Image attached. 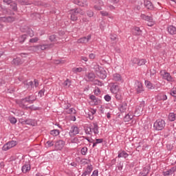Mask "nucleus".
<instances>
[{
  "mask_svg": "<svg viewBox=\"0 0 176 176\" xmlns=\"http://www.w3.org/2000/svg\"><path fill=\"white\" fill-rule=\"evenodd\" d=\"M69 14H70V19L72 21H76V20H78L77 14H81V16H83L85 14V12H83L82 9L74 8L69 11Z\"/></svg>",
  "mask_w": 176,
  "mask_h": 176,
  "instance_id": "obj_1",
  "label": "nucleus"
},
{
  "mask_svg": "<svg viewBox=\"0 0 176 176\" xmlns=\"http://www.w3.org/2000/svg\"><path fill=\"white\" fill-rule=\"evenodd\" d=\"M155 130L161 131L166 127V122L164 120H157L153 124Z\"/></svg>",
  "mask_w": 176,
  "mask_h": 176,
  "instance_id": "obj_2",
  "label": "nucleus"
},
{
  "mask_svg": "<svg viewBox=\"0 0 176 176\" xmlns=\"http://www.w3.org/2000/svg\"><path fill=\"white\" fill-rule=\"evenodd\" d=\"M16 104H18L21 108H28L27 105L30 104V99L28 97H26L21 100H17Z\"/></svg>",
  "mask_w": 176,
  "mask_h": 176,
  "instance_id": "obj_3",
  "label": "nucleus"
},
{
  "mask_svg": "<svg viewBox=\"0 0 176 176\" xmlns=\"http://www.w3.org/2000/svg\"><path fill=\"white\" fill-rule=\"evenodd\" d=\"M34 86L36 87H38V86H39V82L36 79H35L34 82L30 81L29 82H27L26 84H25V87L26 89H28V90H31V89L34 88Z\"/></svg>",
  "mask_w": 176,
  "mask_h": 176,
  "instance_id": "obj_4",
  "label": "nucleus"
},
{
  "mask_svg": "<svg viewBox=\"0 0 176 176\" xmlns=\"http://www.w3.org/2000/svg\"><path fill=\"white\" fill-rule=\"evenodd\" d=\"M160 75L163 79H165V80H168V82H173V77H171L170 73L166 72L165 70L161 71Z\"/></svg>",
  "mask_w": 176,
  "mask_h": 176,
  "instance_id": "obj_5",
  "label": "nucleus"
},
{
  "mask_svg": "<svg viewBox=\"0 0 176 176\" xmlns=\"http://www.w3.org/2000/svg\"><path fill=\"white\" fill-rule=\"evenodd\" d=\"M54 46V44L50 43V44H43V45H36V47L38 49V50H46L49 49H52Z\"/></svg>",
  "mask_w": 176,
  "mask_h": 176,
  "instance_id": "obj_6",
  "label": "nucleus"
},
{
  "mask_svg": "<svg viewBox=\"0 0 176 176\" xmlns=\"http://www.w3.org/2000/svg\"><path fill=\"white\" fill-rule=\"evenodd\" d=\"M16 141L12 140L4 144L2 149L3 151H9V149H10L11 148H13L14 146H16Z\"/></svg>",
  "mask_w": 176,
  "mask_h": 176,
  "instance_id": "obj_7",
  "label": "nucleus"
},
{
  "mask_svg": "<svg viewBox=\"0 0 176 176\" xmlns=\"http://www.w3.org/2000/svg\"><path fill=\"white\" fill-rule=\"evenodd\" d=\"M135 89L136 90V93L140 94L144 91V87L142 86V83L140 81H136L135 83Z\"/></svg>",
  "mask_w": 176,
  "mask_h": 176,
  "instance_id": "obj_8",
  "label": "nucleus"
},
{
  "mask_svg": "<svg viewBox=\"0 0 176 176\" xmlns=\"http://www.w3.org/2000/svg\"><path fill=\"white\" fill-rule=\"evenodd\" d=\"M65 145V142L63 140H58L55 143V148L57 149V151H61L63 148H64V146Z\"/></svg>",
  "mask_w": 176,
  "mask_h": 176,
  "instance_id": "obj_9",
  "label": "nucleus"
},
{
  "mask_svg": "<svg viewBox=\"0 0 176 176\" xmlns=\"http://www.w3.org/2000/svg\"><path fill=\"white\" fill-rule=\"evenodd\" d=\"M144 107H145V104L144 102L140 103V104L136 108V110L135 111V113L140 116L141 113H142V111H144Z\"/></svg>",
  "mask_w": 176,
  "mask_h": 176,
  "instance_id": "obj_10",
  "label": "nucleus"
},
{
  "mask_svg": "<svg viewBox=\"0 0 176 176\" xmlns=\"http://www.w3.org/2000/svg\"><path fill=\"white\" fill-rule=\"evenodd\" d=\"M94 5V9L96 10H101L102 8H101L102 6H104V2L101 0H96Z\"/></svg>",
  "mask_w": 176,
  "mask_h": 176,
  "instance_id": "obj_11",
  "label": "nucleus"
},
{
  "mask_svg": "<svg viewBox=\"0 0 176 176\" xmlns=\"http://www.w3.org/2000/svg\"><path fill=\"white\" fill-rule=\"evenodd\" d=\"M76 134H79V129L76 126H72L69 131V135L72 137L76 135Z\"/></svg>",
  "mask_w": 176,
  "mask_h": 176,
  "instance_id": "obj_12",
  "label": "nucleus"
},
{
  "mask_svg": "<svg viewBox=\"0 0 176 176\" xmlns=\"http://www.w3.org/2000/svg\"><path fill=\"white\" fill-rule=\"evenodd\" d=\"M15 19L13 16H3L0 18V21H3V23H13Z\"/></svg>",
  "mask_w": 176,
  "mask_h": 176,
  "instance_id": "obj_13",
  "label": "nucleus"
},
{
  "mask_svg": "<svg viewBox=\"0 0 176 176\" xmlns=\"http://www.w3.org/2000/svg\"><path fill=\"white\" fill-rule=\"evenodd\" d=\"M96 75H98V76L100 78V79H105L107 78V72L105 71V69L102 68L100 72L96 73Z\"/></svg>",
  "mask_w": 176,
  "mask_h": 176,
  "instance_id": "obj_14",
  "label": "nucleus"
},
{
  "mask_svg": "<svg viewBox=\"0 0 176 176\" xmlns=\"http://www.w3.org/2000/svg\"><path fill=\"white\" fill-rule=\"evenodd\" d=\"M91 39V35H88L87 37H82L79 38L77 42L78 43H87Z\"/></svg>",
  "mask_w": 176,
  "mask_h": 176,
  "instance_id": "obj_15",
  "label": "nucleus"
},
{
  "mask_svg": "<svg viewBox=\"0 0 176 176\" xmlns=\"http://www.w3.org/2000/svg\"><path fill=\"white\" fill-rule=\"evenodd\" d=\"M176 171V166L172 167L170 169L164 172V175H173Z\"/></svg>",
  "mask_w": 176,
  "mask_h": 176,
  "instance_id": "obj_16",
  "label": "nucleus"
},
{
  "mask_svg": "<svg viewBox=\"0 0 176 176\" xmlns=\"http://www.w3.org/2000/svg\"><path fill=\"white\" fill-rule=\"evenodd\" d=\"M133 34L135 36H140V35H142V30L138 27H135L133 28Z\"/></svg>",
  "mask_w": 176,
  "mask_h": 176,
  "instance_id": "obj_17",
  "label": "nucleus"
},
{
  "mask_svg": "<svg viewBox=\"0 0 176 176\" xmlns=\"http://www.w3.org/2000/svg\"><path fill=\"white\" fill-rule=\"evenodd\" d=\"M111 93L116 94L119 93V85L116 83H113L111 89H110Z\"/></svg>",
  "mask_w": 176,
  "mask_h": 176,
  "instance_id": "obj_18",
  "label": "nucleus"
},
{
  "mask_svg": "<svg viewBox=\"0 0 176 176\" xmlns=\"http://www.w3.org/2000/svg\"><path fill=\"white\" fill-rule=\"evenodd\" d=\"M144 6L145 8H146V9H148L149 10H153V4H152V2H151V1L145 0Z\"/></svg>",
  "mask_w": 176,
  "mask_h": 176,
  "instance_id": "obj_19",
  "label": "nucleus"
},
{
  "mask_svg": "<svg viewBox=\"0 0 176 176\" xmlns=\"http://www.w3.org/2000/svg\"><path fill=\"white\" fill-rule=\"evenodd\" d=\"M118 109L122 113L126 112V111H127V104L126 102L121 103L118 107Z\"/></svg>",
  "mask_w": 176,
  "mask_h": 176,
  "instance_id": "obj_20",
  "label": "nucleus"
},
{
  "mask_svg": "<svg viewBox=\"0 0 176 176\" xmlns=\"http://www.w3.org/2000/svg\"><path fill=\"white\" fill-rule=\"evenodd\" d=\"M167 30H168V32L170 35H175V34H176V28L175 26L170 25V26L168 27Z\"/></svg>",
  "mask_w": 176,
  "mask_h": 176,
  "instance_id": "obj_21",
  "label": "nucleus"
},
{
  "mask_svg": "<svg viewBox=\"0 0 176 176\" xmlns=\"http://www.w3.org/2000/svg\"><path fill=\"white\" fill-rule=\"evenodd\" d=\"M140 17L142 19V20H145V21H149V23H152V21H153V18L152 16H146L144 14H142Z\"/></svg>",
  "mask_w": 176,
  "mask_h": 176,
  "instance_id": "obj_22",
  "label": "nucleus"
},
{
  "mask_svg": "<svg viewBox=\"0 0 176 176\" xmlns=\"http://www.w3.org/2000/svg\"><path fill=\"white\" fill-rule=\"evenodd\" d=\"M86 77L88 79V82H93V80L96 79V74H94V73H88Z\"/></svg>",
  "mask_w": 176,
  "mask_h": 176,
  "instance_id": "obj_23",
  "label": "nucleus"
},
{
  "mask_svg": "<svg viewBox=\"0 0 176 176\" xmlns=\"http://www.w3.org/2000/svg\"><path fill=\"white\" fill-rule=\"evenodd\" d=\"M157 100L158 101H166V100H167V96L164 94H160L157 96Z\"/></svg>",
  "mask_w": 176,
  "mask_h": 176,
  "instance_id": "obj_24",
  "label": "nucleus"
},
{
  "mask_svg": "<svg viewBox=\"0 0 176 176\" xmlns=\"http://www.w3.org/2000/svg\"><path fill=\"white\" fill-rule=\"evenodd\" d=\"M12 64H14V65H21L23 64V60L20 58H16L13 59Z\"/></svg>",
  "mask_w": 176,
  "mask_h": 176,
  "instance_id": "obj_25",
  "label": "nucleus"
},
{
  "mask_svg": "<svg viewBox=\"0 0 176 176\" xmlns=\"http://www.w3.org/2000/svg\"><path fill=\"white\" fill-rule=\"evenodd\" d=\"M94 134H98V124L97 123H93L92 128H91Z\"/></svg>",
  "mask_w": 176,
  "mask_h": 176,
  "instance_id": "obj_26",
  "label": "nucleus"
},
{
  "mask_svg": "<svg viewBox=\"0 0 176 176\" xmlns=\"http://www.w3.org/2000/svg\"><path fill=\"white\" fill-rule=\"evenodd\" d=\"M113 80L116 82H120L122 80V76L119 74H115L113 76Z\"/></svg>",
  "mask_w": 176,
  "mask_h": 176,
  "instance_id": "obj_27",
  "label": "nucleus"
},
{
  "mask_svg": "<svg viewBox=\"0 0 176 176\" xmlns=\"http://www.w3.org/2000/svg\"><path fill=\"white\" fill-rule=\"evenodd\" d=\"M31 170V167L28 164H25L22 166V173H27Z\"/></svg>",
  "mask_w": 176,
  "mask_h": 176,
  "instance_id": "obj_28",
  "label": "nucleus"
},
{
  "mask_svg": "<svg viewBox=\"0 0 176 176\" xmlns=\"http://www.w3.org/2000/svg\"><path fill=\"white\" fill-rule=\"evenodd\" d=\"M148 174H149V170L144 168L143 170L139 173V176H146Z\"/></svg>",
  "mask_w": 176,
  "mask_h": 176,
  "instance_id": "obj_29",
  "label": "nucleus"
},
{
  "mask_svg": "<svg viewBox=\"0 0 176 176\" xmlns=\"http://www.w3.org/2000/svg\"><path fill=\"white\" fill-rule=\"evenodd\" d=\"M133 118H134V116H133L132 114L128 113L125 116L124 120V122H130V120H131Z\"/></svg>",
  "mask_w": 176,
  "mask_h": 176,
  "instance_id": "obj_30",
  "label": "nucleus"
},
{
  "mask_svg": "<svg viewBox=\"0 0 176 176\" xmlns=\"http://www.w3.org/2000/svg\"><path fill=\"white\" fill-rule=\"evenodd\" d=\"M28 98H29L30 104H34V101L36 100V96L34 95H30Z\"/></svg>",
  "mask_w": 176,
  "mask_h": 176,
  "instance_id": "obj_31",
  "label": "nucleus"
},
{
  "mask_svg": "<svg viewBox=\"0 0 176 176\" xmlns=\"http://www.w3.org/2000/svg\"><path fill=\"white\" fill-rule=\"evenodd\" d=\"M93 69L96 72V74H98V72H100V71L101 69V67H100V65H98V64L94 63L93 65Z\"/></svg>",
  "mask_w": 176,
  "mask_h": 176,
  "instance_id": "obj_32",
  "label": "nucleus"
},
{
  "mask_svg": "<svg viewBox=\"0 0 176 176\" xmlns=\"http://www.w3.org/2000/svg\"><path fill=\"white\" fill-rule=\"evenodd\" d=\"M118 157H124V159H126V157H129V154H127V153H126L124 151L120 152L118 153Z\"/></svg>",
  "mask_w": 176,
  "mask_h": 176,
  "instance_id": "obj_33",
  "label": "nucleus"
},
{
  "mask_svg": "<svg viewBox=\"0 0 176 176\" xmlns=\"http://www.w3.org/2000/svg\"><path fill=\"white\" fill-rule=\"evenodd\" d=\"M58 134H60V131H58V129H54L50 131V135H53L54 137H57Z\"/></svg>",
  "mask_w": 176,
  "mask_h": 176,
  "instance_id": "obj_34",
  "label": "nucleus"
},
{
  "mask_svg": "<svg viewBox=\"0 0 176 176\" xmlns=\"http://www.w3.org/2000/svg\"><path fill=\"white\" fill-rule=\"evenodd\" d=\"M145 85L147 89H150L151 90H152V89H155V87H153V85L150 81H145Z\"/></svg>",
  "mask_w": 176,
  "mask_h": 176,
  "instance_id": "obj_35",
  "label": "nucleus"
},
{
  "mask_svg": "<svg viewBox=\"0 0 176 176\" xmlns=\"http://www.w3.org/2000/svg\"><path fill=\"white\" fill-rule=\"evenodd\" d=\"M71 80L69 79H67L64 82H63V86L65 87V89H68L69 86H71Z\"/></svg>",
  "mask_w": 176,
  "mask_h": 176,
  "instance_id": "obj_36",
  "label": "nucleus"
},
{
  "mask_svg": "<svg viewBox=\"0 0 176 176\" xmlns=\"http://www.w3.org/2000/svg\"><path fill=\"white\" fill-rule=\"evenodd\" d=\"M16 2L20 5H30V3L27 0H16Z\"/></svg>",
  "mask_w": 176,
  "mask_h": 176,
  "instance_id": "obj_37",
  "label": "nucleus"
},
{
  "mask_svg": "<svg viewBox=\"0 0 176 176\" xmlns=\"http://www.w3.org/2000/svg\"><path fill=\"white\" fill-rule=\"evenodd\" d=\"M168 120L170 122H174V120H175V114L174 113H169Z\"/></svg>",
  "mask_w": 176,
  "mask_h": 176,
  "instance_id": "obj_38",
  "label": "nucleus"
},
{
  "mask_svg": "<svg viewBox=\"0 0 176 176\" xmlns=\"http://www.w3.org/2000/svg\"><path fill=\"white\" fill-rule=\"evenodd\" d=\"M103 141V139H96V142L93 143V148H94V146H96L97 144H102Z\"/></svg>",
  "mask_w": 176,
  "mask_h": 176,
  "instance_id": "obj_39",
  "label": "nucleus"
},
{
  "mask_svg": "<svg viewBox=\"0 0 176 176\" xmlns=\"http://www.w3.org/2000/svg\"><path fill=\"white\" fill-rule=\"evenodd\" d=\"M74 3H76V5H78V6H85L87 4L79 1V0H76L74 1Z\"/></svg>",
  "mask_w": 176,
  "mask_h": 176,
  "instance_id": "obj_40",
  "label": "nucleus"
},
{
  "mask_svg": "<svg viewBox=\"0 0 176 176\" xmlns=\"http://www.w3.org/2000/svg\"><path fill=\"white\" fill-rule=\"evenodd\" d=\"M72 71L76 74L78 72H82V71H83V69L82 67H74L72 69Z\"/></svg>",
  "mask_w": 176,
  "mask_h": 176,
  "instance_id": "obj_41",
  "label": "nucleus"
},
{
  "mask_svg": "<svg viewBox=\"0 0 176 176\" xmlns=\"http://www.w3.org/2000/svg\"><path fill=\"white\" fill-rule=\"evenodd\" d=\"M11 9L14 10V12H16L17 10V3H13L10 4Z\"/></svg>",
  "mask_w": 176,
  "mask_h": 176,
  "instance_id": "obj_42",
  "label": "nucleus"
},
{
  "mask_svg": "<svg viewBox=\"0 0 176 176\" xmlns=\"http://www.w3.org/2000/svg\"><path fill=\"white\" fill-rule=\"evenodd\" d=\"M146 60L145 59H141L138 60V65H145Z\"/></svg>",
  "mask_w": 176,
  "mask_h": 176,
  "instance_id": "obj_43",
  "label": "nucleus"
},
{
  "mask_svg": "<svg viewBox=\"0 0 176 176\" xmlns=\"http://www.w3.org/2000/svg\"><path fill=\"white\" fill-rule=\"evenodd\" d=\"M25 39H27V35L23 34L22 35L20 38H19V42L21 43H23V42H24V41H25Z\"/></svg>",
  "mask_w": 176,
  "mask_h": 176,
  "instance_id": "obj_44",
  "label": "nucleus"
},
{
  "mask_svg": "<svg viewBox=\"0 0 176 176\" xmlns=\"http://www.w3.org/2000/svg\"><path fill=\"white\" fill-rule=\"evenodd\" d=\"M23 123H25V124H29L30 126H32L33 122H32V119H28V120L23 121Z\"/></svg>",
  "mask_w": 176,
  "mask_h": 176,
  "instance_id": "obj_45",
  "label": "nucleus"
},
{
  "mask_svg": "<svg viewBox=\"0 0 176 176\" xmlns=\"http://www.w3.org/2000/svg\"><path fill=\"white\" fill-rule=\"evenodd\" d=\"M90 98L92 101H94V102H95V104H98V100H97V98H96L94 95H91L90 96Z\"/></svg>",
  "mask_w": 176,
  "mask_h": 176,
  "instance_id": "obj_46",
  "label": "nucleus"
},
{
  "mask_svg": "<svg viewBox=\"0 0 176 176\" xmlns=\"http://www.w3.org/2000/svg\"><path fill=\"white\" fill-rule=\"evenodd\" d=\"M86 171L88 173L91 174V171H93V166L91 165H88L87 167Z\"/></svg>",
  "mask_w": 176,
  "mask_h": 176,
  "instance_id": "obj_47",
  "label": "nucleus"
},
{
  "mask_svg": "<svg viewBox=\"0 0 176 176\" xmlns=\"http://www.w3.org/2000/svg\"><path fill=\"white\" fill-rule=\"evenodd\" d=\"M116 94V100H122V94H120V92H117L115 94Z\"/></svg>",
  "mask_w": 176,
  "mask_h": 176,
  "instance_id": "obj_48",
  "label": "nucleus"
},
{
  "mask_svg": "<svg viewBox=\"0 0 176 176\" xmlns=\"http://www.w3.org/2000/svg\"><path fill=\"white\" fill-rule=\"evenodd\" d=\"M46 145L47 148H50V146H53V145H54V142L53 141H47L46 142Z\"/></svg>",
  "mask_w": 176,
  "mask_h": 176,
  "instance_id": "obj_49",
  "label": "nucleus"
},
{
  "mask_svg": "<svg viewBox=\"0 0 176 176\" xmlns=\"http://www.w3.org/2000/svg\"><path fill=\"white\" fill-rule=\"evenodd\" d=\"M10 123H12V124H15V123H17V120L16 119V118L12 117L10 118Z\"/></svg>",
  "mask_w": 176,
  "mask_h": 176,
  "instance_id": "obj_50",
  "label": "nucleus"
},
{
  "mask_svg": "<svg viewBox=\"0 0 176 176\" xmlns=\"http://www.w3.org/2000/svg\"><path fill=\"white\" fill-rule=\"evenodd\" d=\"M38 41H39V38H38V37H35V38H31L30 40V43H36Z\"/></svg>",
  "mask_w": 176,
  "mask_h": 176,
  "instance_id": "obj_51",
  "label": "nucleus"
},
{
  "mask_svg": "<svg viewBox=\"0 0 176 176\" xmlns=\"http://www.w3.org/2000/svg\"><path fill=\"white\" fill-rule=\"evenodd\" d=\"M71 142H72V144H78L79 139H78V138H74L72 139Z\"/></svg>",
  "mask_w": 176,
  "mask_h": 176,
  "instance_id": "obj_52",
  "label": "nucleus"
},
{
  "mask_svg": "<svg viewBox=\"0 0 176 176\" xmlns=\"http://www.w3.org/2000/svg\"><path fill=\"white\" fill-rule=\"evenodd\" d=\"M170 96H172L173 97L176 98V89H173L170 92Z\"/></svg>",
  "mask_w": 176,
  "mask_h": 176,
  "instance_id": "obj_53",
  "label": "nucleus"
},
{
  "mask_svg": "<svg viewBox=\"0 0 176 176\" xmlns=\"http://www.w3.org/2000/svg\"><path fill=\"white\" fill-rule=\"evenodd\" d=\"M86 153H87V147H83L81 149V154L85 155Z\"/></svg>",
  "mask_w": 176,
  "mask_h": 176,
  "instance_id": "obj_54",
  "label": "nucleus"
},
{
  "mask_svg": "<svg viewBox=\"0 0 176 176\" xmlns=\"http://www.w3.org/2000/svg\"><path fill=\"white\" fill-rule=\"evenodd\" d=\"M68 113H76V110H75L74 108L69 109L67 111Z\"/></svg>",
  "mask_w": 176,
  "mask_h": 176,
  "instance_id": "obj_55",
  "label": "nucleus"
},
{
  "mask_svg": "<svg viewBox=\"0 0 176 176\" xmlns=\"http://www.w3.org/2000/svg\"><path fill=\"white\" fill-rule=\"evenodd\" d=\"M50 41H51V42H56V35L53 34L51 35L49 38Z\"/></svg>",
  "mask_w": 176,
  "mask_h": 176,
  "instance_id": "obj_56",
  "label": "nucleus"
},
{
  "mask_svg": "<svg viewBox=\"0 0 176 176\" xmlns=\"http://www.w3.org/2000/svg\"><path fill=\"white\" fill-rule=\"evenodd\" d=\"M87 14L89 17H93V16H94V13L91 10L87 11Z\"/></svg>",
  "mask_w": 176,
  "mask_h": 176,
  "instance_id": "obj_57",
  "label": "nucleus"
},
{
  "mask_svg": "<svg viewBox=\"0 0 176 176\" xmlns=\"http://www.w3.org/2000/svg\"><path fill=\"white\" fill-rule=\"evenodd\" d=\"M91 131H92V130H91V128H90V127H88V128H87V129H85V133H86V134H91Z\"/></svg>",
  "mask_w": 176,
  "mask_h": 176,
  "instance_id": "obj_58",
  "label": "nucleus"
},
{
  "mask_svg": "<svg viewBox=\"0 0 176 176\" xmlns=\"http://www.w3.org/2000/svg\"><path fill=\"white\" fill-rule=\"evenodd\" d=\"M138 61H139V60L137 58H133L132 59L133 64H137L138 65Z\"/></svg>",
  "mask_w": 176,
  "mask_h": 176,
  "instance_id": "obj_59",
  "label": "nucleus"
},
{
  "mask_svg": "<svg viewBox=\"0 0 176 176\" xmlns=\"http://www.w3.org/2000/svg\"><path fill=\"white\" fill-rule=\"evenodd\" d=\"M104 100L105 101L109 102V100H111V96L109 95L104 96Z\"/></svg>",
  "mask_w": 176,
  "mask_h": 176,
  "instance_id": "obj_60",
  "label": "nucleus"
},
{
  "mask_svg": "<svg viewBox=\"0 0 176 176\" xmlns=\"http://www.w3.org/2000/svg\"><path fill=\"white\" fill-rule=\"evenodd\" d=\"M91 176H98V170H94V172Z\"/></svg>",
  "mask_w": 176,
  "mask_h": 176,
  "instance_id": "obj_61",
  "label": "nucleus"
},
{
  "mask_svg": "<svg viewBox=\"0 0 176 176\" xmlns=\"http://www.w3.org/2000/svg\"><path fill=\"white\" fill-rule=\"evenodd\" d=\"M100 14H102V16H108V12L107 11H100Z\"/></svg>",
  "mask_w": 176,
  "mask_h": 176,
  "instance_id": "obj_62",
  "label": "nucleus"
},
{
  "mask_svg": "<svg viewBox=\"0 0 176 176\" xmlns=\"http://www.w3.org/2000/svg\"><path fill=\"white\" fill-rule=\"evenodd\" d=\"M117 36H116V34H114V35H111L110 38H111V41H116Z\"/></svg>",
  "mask_w": 176,
  "mask_h": 176,
  "instance_id": "obj_63",
  "label": "nucleus"
},
{
  "mask_svg": "<svg viewBox=\"0 0 176 176\" xmlns=\"http://www.w3.org/2000/svg\"><path fill=\"white\" fill-rule=\"evenodd\" d=\"M89 175H90V173H88L87 170H85V171L82 173V176H89Z\"/></svg>",
  "mask_w": 176,
  "mask_h": 176,
  "instance_id": "obj_64",
  "label": "nucleus"
}]
</instances>
